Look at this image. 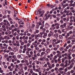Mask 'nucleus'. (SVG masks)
Returning a JSON list of instances; mask_svg holds the SVG:
<instances>
[{
	"mask_svg": "<svg viewBox=\"0 0 75 75\" xmlns=\"http://www.w3.org/2000/svg\"><path fill=\"white\" fill-rule=\"evenodd\" d=\"M18 66H19V67H23V64H22V63H20V64H18Z\"/></svg>",
	"mask_w": 75,
	"mask_h": 75,
	"instance_id": "obj_12",
	"label": "nucleus"
},
{
	"mask_svg": "<svg viewBox=\"0 0 75 75\" xmlns=\"http://www.w3.org/2000/svg\"><path fill=\"white\" fill-rule=\"evenodd\" d=\"M0 38L1 40H4V38H3V37H0Z\"/></svg>",
	"mask_w": 75,
	"mask_h": 75,
	"instance_id": "obj_49",
	"label": "nucleus"
},
{
	"mask_svg": "<svg viewBox=\"0 0 75 75\" xmlns=\"http://www.w3.org/2000/svg\"><path fill=\"white\" fill-rule=\"evenodd\" d=\"M65 59L64 58V57H63L62 59V63H64V62H65Z\"/></svg>",
	"mask_w": 75,
	"mask_h": 75,
	"instance_id": "obj_11",
	"label": "nucleus"
},
{
	"mask_svg": "<svg viewBox=\"0 0 75 75\" xmlns=\"http://www.w3.org/2000/svg\"><path fill=\"white\" fill-rule=\"evenodd\" d=\"M26 54L27 55H28V58H31V55L29 54V52H27L26 53Z\"/></svg>",
	"mask_w": 75,
	"mask_h": 75,
	"instance_id": "obj_10",
	"label": "nucleus"
},
{
	"mask_svg": "<svg viewBox=\"0 0 75 75\" xmlns=\"http://www.w3.org/2000/svg\"><path fill=\"white\" fill-rule=\"evenodd\" d=\"M28 67L29 68H32V65H30L28 66Z\"/></svg>",
	"mask_w": 75,
	"mask_h": 75,
	"instance_id": "obj_54",
	"label": "nucleus"
},
{
	"mask_svg": "<svg viewBox=\"0 0 75 75\" xmlns=\"http://www.w3.org/2000/svg\"><path fill=\"white\" fill-rule=\"evenodd\" d=\"M39 48H42V45H39Z\"/></svg>",
	"mask_w": 75,
	"mask_h": 75,
	"instance_id": "obj_60",
	"label": "nucleus"
},
{
	"mask_svg": "<svg viewBox=\"0 0 75 75\" xmlns=\"http://www.w3.org/2000/svg\"><path fill=\"white\" fill-rule=\"evenodd\" d=\"M33 56L35 58H37V54H34L33 55Z\"/></svg>",
	"mask_w": 75,
	"mask_h": 75,
	"instance_id": "obj_50",
	"label": "nucleus"
},
{
	"mask_svg": "<svg viewBox=\"0 0 75 75\" xmlns=\"http://www.w3.org/2000/svg\"><path fill=\"white\" fill-rule=\"evenodd\" d=\"M45 25H46L45 27V28H49V27H50V25L48 23H46Z\"/></svg>",
	"mask_w": 75,
	"mask_h": 75,
	"instance_id": "obj_9",
	"label": "nucleus"
},
{
	"mask_svg": "<svg viewBox=\"0 0 75 75\" xmlns=\"http://www.w3.org/2000/svg\"><path fill=\"white\" fill-rule=\"evenodd\" d=\"M54 37L56 38H58V33H55L54 35Z\"/></svg>",
	"mask_w": 75,
	"mask_h": 75,
	"instance_id": "obj_17",
	"label": "nucleus"
},
{
	"mask_svg": "<svg viewBox=\"0 0 75 75\" xmlns=\"http://www.w3.org/2000/svg\"><path fill=\"white\" fill-rule=\"evenodd\" d=\"M39 75H42V71H40L39 72Z\"/></svg>",
	"mask_w": 75,
	"mask_h": 75,
	"instance_id": "obj_43",
	"label": "nucleus"
},
{
	"mask_svg": "<svg viewBox=\"0 0 75 75\" xmlns=\"http://www.w3.org/2000/svg\"><path fill=\"white\" fill-rule=\"evenodd\" d=\"M74 28V26H67V28H66L67 31H68L69 30H71L72 28Z\"/></svg>",
	"mask_w": 75,
	"mask_h": 75,
	"instance_id": "obj_2",
	"label": "nucleus"
},
{
	"mask_svg": "<svg viewBox=\"0 0 75 75\" xmlns=\"http://www.w3.org/2000/svg\"><path fill=\"white\" fill-rule=\"evenodd\" d=\"M25 44H27V43H28V41H27V40H25L24 41V43Z\"/></svg>",
	"mask_w": 75,
	"mask_h": 75,
	"instance_id": "obj_35",
	"label": "nucleus"
},
{
	"mask_svg": "<svg viewBox=\"0 0 75 75\" xmlns=\"http://www.w3.org/2000/svg\"><path fill=\"white\" fill-rule=\"evenodd\" d=\"M73 22L75 23V16H73Z\"/></svg>",
	"mask_w": 75,
	"mask_h": 75,
	"instance_id": "obj_44",
	"label": "nucleus"
},
{
	"mask_svg": "<svg viewBox=\"0 0 75 75\" xmlns=\"http://www.w3.org/2000/svg\"><path fill=\"white\" fill-rule=\"evenodd\" d=\"M4 24V22H2L0 23L1 25H3Z\"/></svg>",
	"mask_w": 75,
	"mask_h": 75,
	"instance_id": "obj_52",
	"label": "nucleus"
},
{
	"mask_svg": "<svg viewBox=\"0 0 75 75\" xmlns=\"http://www.w3.org/2000/svg\"><path fill=\"white\" fill-rule=\"evenodd\" d=\"M12 57L13 59H15L16 58V55H13Z\"/></svg>",
	"mask_w": 75,
	"mask_h": 75,
	"instance_id": "obj_30",
	"label": "nucleus"
},
{
	"mask_svg": "<svg viewBox=\"0 0 75 75\" xmlns=\"http://www.w3.org/2000/svg\"><path fill=\"white\" fill-rule=\"evenodd\" d=\"M56 26H57V25H59V24H58V23H55V24H54Z\"/></svg>",
	"mask_w": 75,
	"mask_h": 75,
	"instance_id": "obj_47",
	"label": "nucleus"
},
{
	"mask_svg": "<svg viewBox=\"0 0 75 75\" xmlns=\"http://www.w3.org/2000/svg\"><path fill=\"white\" fill-rule=\"evenodd\" d=\"M17 46H16V47H13V49L14 50H16V49H17Z\"/></svg>",
	"mask_w": 75,
	"mask_h": 75,
	"instance_id": "obj_51",
	"label": "nucleus"
},
{
	"mask_svg": "<svg viewBox=\"0 0 75 75\" xmlns=\"http://www.w3.org/2000/svg\"><path fill=\"white\" fill-rule=\"evenodd\" d=\"M35 48V50H36V51H38V50H39V49H40V48L38 47H36Z\"/></svg>",
	"mask_w": 75,
	"mask_h": 75,
	"instance_id": "obj_33",
	"label": "nucleus"
},
{
	"mask_svg": "<svg viewBox=\"0 0 75 75\" xmlns=\"http://www.w3.org/2000/svg\"><path fill=\"white\" fill-rule=\"evenodd\" d=\"M35 40H39V37H41V35H40V34H38V35H35Z\"/></svg>",
	"mask_w": 75,
	"mask_h": 75,
	"instance_id": "obj_3",
	"label": "nucleus"
},
{
	"mask_svg": "<svg viewBox=\"0 0 75 75\" xmlns=\"http://www.w3.org/2000/svg\"><path fill=\"white\" fill-rule=\"evenodd\" d=\"M67 71H68V68H66L65 69H64V74H65V72H67Z\"/></svg>",
	"mask_w": 75,
	"mask_h": 75,
	"instance_id": "obj_19",
	"label": "nucleus"
},
{
	"mask_svg": "<svg viewBox=\"0 0 75 75\" xmlns=\"http://www.w3.org/2000/svg\"><path fill=\"white\" fill-rule=\"evenodd\" d=\"M39 28H40V25H36V28H37V29H38Z\"/></svg>",
	"mask_w": 75,
	"mask_h": 75,
	"instance_id": "obj_25",
	"label": "nucleus"
},
{
	"mask_svg": "<svg viewBox=\"0 0 75 75\" xmlns=\"http://www.w3.org/2000/svg\"><path fill=\"white\" fill-rule=\"evenodd\" d=\"M64 69L62 67H60L58 69V71L60 73V74H64V71H62L63 70H64Z\"/></svg>",
	"mask_w": 75,
	"mask_h": 75,
	"instance_id": "obj_1",
	"label": "nucleus"
},
{
	"mask_svg": "<svg viewBox=\"0 0 75 75\" xmlns=\"http://www.w3.org/2000/svg\"><path fill=\"white\" fill-rule=\"evenodd\" d=\"M43 34L44 35L43 36V38H45V37L47 36V33H45L44 32V33H43Z\"/></svg>",
	"mask_w": 75,
	"mask_h": 75,
	"instance_id": "obj_6",
	"label": "nucleus"
},
{
	"mask_svg": "<svg viewBox=\"0 0 75 75\" xmlns=\"http://www.w3.org/2000/svg\"><path fill=\"white\" fill-rule=\"evenodd\" d=\"M28 51H33V49H32L30 48H29L28 49Z\"/></svg>",
	"mask_w": 75,
	"mask_h": 75,
	"instance_id": "obj_36",
	"label": "nucleus"
},
{
	"mask_svg": "<svg viewBox=\"0 0 75 75\" xmlns=\"http://www.w3.org/2000/svg\"><path fill=\"white\" fill-rule=\"evenodd\" d=\"M27 66H24V69L25 70V71H27Z\"/></svg>",
	"mask_w": 75,
	"mask_h": 75,
	"instance_id": "obj_21",
	"label": "nucleus"
},
{
	"mask_svg": "<svg viewBox=\"0 0 75 75\" xmlns=\"http://www.w3.org/2000/svg\"><path fill=\"white\" fill-rule=\"evenodd\" d=\"M3 18H6V15H4L2 17Z\"/></svg>",
	"mask_w": 75,
	"mask_h": 75,
	"instance_id": "obj_61",
	"label": "nucleus"
},
{
	"mask_svg": "<svg viewBox=\"0 0 75 75\" xmlns=\"http://www.w3.org/2000/svg\"><path fill=\"white\" fill-rule=\"evenodd\" d=\"M71 11L73 13H75V11L74 9L71 10Z\"/></svg>",
	"mask_w": 75,
	"mask_h": 75,
	"instance_id": "obj_41",
	"label": "nucleus"
},
{
	"mask_svg": "<svg viewBox=\"0 0 75 75\" xmlns=\"http://www.w3.org/2000/svg\"><path fill=\"white\" fill-rule=\"evenodd\" d=\"M52 44L53 47H56V45H55V43L53 42L52 43Z\"/></svg>",
	"mask_w": 75,
	"mask_h": 75,
	"instance_id": "obj_16",
	"label": "nucleus"
},
{
	"mask_svg": "<svg viewBox=\"0 0 75 75\" xmlns=\"http://www.w3.org/2000/svg\"><path fill=\"white\" fill-rule=\"evenodd\" d=\"M38 12H39V14H40L41 13H42V11H40L39 10H38Z\"/></svg>",
	"mask_w": 75,
	"mask_h": 75,
	"instance_id": "obj_27",
	"label": "nucleus"
},
{
	"mask_svg": "<svg viewBox=\"0 0 75 75\" xmlns=\"http://www.w3.org/2000/svg\"><path fill=\"white\" fill-rule=\"evenodd\" d=\"M47 64L48 65V67H49V66H50V63L49 62H47Z\"/></svg>",
	"mask_w": 75,
	"mask_h": 75,
	"instance_id": "obj_56",
	"label": "nucleus"
},
{
	"mask_svg": "<svg viewBox=\"0 0 75 75\" xmlns=\"http://www.w3.org/2000/svg\"><path fill=\"white\" fill-rule=\"evenodd\" d=\"M73 33V32H72V30H71L70 31H69V34H72Z\"/></svg>",
	"mask_w": 75,
	"mask_h": 75,
	"instance_id": "obj_38",
	"label": "nucleus"
},
{
	"mask_svg": "<svg viewBox=\"0 0 75 75\" xmlns=\"http://www.w3.org/2000/svg\"><path fill=\"white\" fill-rule=\"evenodd\" d=\"M69 15L70 16H72V15H73V14H72V13L71 12H70L69 13Z\"/></svg>",
	"mask_w": 75,
	"mask_h": 75,
	"instance_id": "obj_37",
	"label": "nucleus"
},
{
	"mask_svg": "<svg viewBox=\"0 0 75 75\" xmlns=\"http://www.w3.org/2000/svg\"><path fill=\"white\" fill-rule=\"evenodd\" d=\"M21 45H24V42H22L21 43Z\"/></svg>",
	"mask_w": 75,
	"mask_h": 75,
	"instance_id": "obj_39",
	"label": "nucleus"
},
{
	"mask_svg": "<svg viewBox=\"0 0 75 75\" xmlns=\"http://www.w3.org/2000/svg\"><path fill=\"white\" fill-rule=\"evenodd\" d=\"M16 62L17 63H18V64H19V63H20V61L18 59L16 61Z\"/></svg>",
	"mask_w": 75,
	"mask_h": 75,
	"instance_id": "obj_45",
	"label": "nucleus"
},
{
	"mask_svg": "<svg viewBox=\"0 0 75 75\" xmlns=\"http://www.w3.org/2000/svg\"><path fill=\"white\" fill-rule=\"evenodd\" d=\"M56 28L57 29H59V25L56 26Z\"/></svg>",
	"mask_w": 75,
	"mask_h": 75,
	"instance_id": "obj_24",
	"label": "nucleus"
},
{
	"mask_svg": "<svg viewBox=\"0 0 75 75\" xmlns=\"http://www.w3.org/2000/svg\"><path fill=\"white\" fill-rule=\"evenodd\" d=\"M13 70H14V69H13V68H11V69H9L10 71H13Z\"/></svg>",
	"mask_w": 75,
	"mask_h": 75,
	"instance_id": "obj_48",
	"label": "nucleus"
},
{
	"mask_svg": "<svg viewBox=\"0 0 75 75\" xmlns=\"http://www.w3.org/2000/svg\"><path fill=\"white\" fill-rule=\"evenodd\" d=\"M44 32L43 31L42 32H40V34L41 35V36H42V35L43 34H44Z\"/></svg>",
	"mask_w": 75,
	"mask_h": 75,
	"instance_id": "obj_32",
	"label": "nucleus"
},
{
	"mask_svg": "<svg viewBox=\"0 0 75 75\" xmlns=\"http://www.w3.org/2000/svg\"><path fill=\"white\" fill-rule=\"evenodd\" d=\"M45 61H46L47 62H48L49 61V59L48 58H46V59H45Z\"/></svg>",
	"mask_w": 75,
	"mask_h": 75,
	"instance_id": "obj_26",
	"label": "nucleus"
},
{
	"mask_svg": "<svg viewBox=\"0 0 75 75\" xmlns=\"http://www.w3.org/2000/svg\"><path fill=\"white\" fill-rule=\"evenodd\" d=\"M46 52L47 54H48V53H50V52H51V49L49 48L47 49L46 50Z\"/></svg>",
	"mask_w": 75,
	"mask_h": 75,
	"instance_id": "obj_5",
	"label": "nucleus"
},
{
	"mask_svg": "<svg viewBox=\"0 0 75 75\" xmlns=\"http://www.w3.org/2000/svg\"><path fill=\"white\" fill-rule=\"evenodd\" d=\"M60 66L61 67H64V64L63 63H62L60 64Z\"/></svg>",
	"mask_w": 75,
	"mask_h": 75,
	"instance_id": "obj_57",
	"label": "nucleus"
},
{
	"mask_svg": "<svg viewBox=\"0 0 75 75\" xmlns=\"http://www.w3.org/2000/svg\"><path fill=\"white\" fill-rule=\"evenodd\" d=\"M57 32L59 33V34H61L62 33L61 30L59 29L57 30Z\"/></svg>",
	"mask_w": 75,
	"mask_h": 75,
	"instance_id": "obj_22",
	"label": "nucleus"
},
{
	"mask_svg": "<svg viewBox=\"0 0 75 75\" xmlns=\"http://www.w3.org/2000/svg\"><path fill=\"white\" fill-rule=\"evenodd\" d=\"M73 5V7H75V2H74V3L72 4Z\"/></svg>",
	"mask_w": 75,
	"mask_h": 75,
	"instance_id": "obj_64",
	"label": "nucleus"
},
{
	"mask_svg": "<svg viewBox=\"0 0 75 75\" xmlns=\"http://www.w3.org/2000/svg\"><path fill=\"white\" fill-rule=\"evenodd\" d=\"M49 17L48 16V14H45V16L43 18V19H44V20H46Z\"/></svg>",
	"mask_w": 75,
	"mask_h": 75,
	"instance_id": "obj_4",
	"label": "nucleus"
},
{
	"mask_svg": "<svg viewBox=\"0 0 75 75\" xmlns=\"http://www.w3.org/2000/svg\"><path fill=\"white\" fill-rule=\"evenodd\" d=\"M17 32H15V33H13V35H14V36H16V35H17Z\"/></svg>",
	"mask_w": 75,
	"mask_h": 75,
	"instance_id": "obj_55",
	"label": "nucleus"
},
{
	"mask_svg": "<svg viewBox=\"0 0 75 75\" xmlns=\"http://www.w3.org/2000/svg\"><path fill=\"white\" fill-rule=\"evenodd\" d=\"M16 45L18 47H20V43L18 41H16Z\"/></svg>",
	"mask_w": 75,
	"mask_h": 75,
	"instance_id": "obj_7",
	"label": "nucleus"
},
{
	"mask_svg": "<svg viewBox=\"0 0 75 75\" xmlns=\"http://www.w3.org/2000/svg\"><path fill=\"white\" fill-rule=\"evenodd\" d=\"M9 54L11 55H14V52H10L9 53Z\"/></svg>",
	"mask_w": 75,
	"mask_h": 75,
	"instance_id": "obj_13",
	"label": "nucleus"
},
{
	"mask_svg": "<svg viewBox=\"0 0 75 75\" xmlns=\"http://www.w3.org/2000/svg\"><path fill=\"white\" fill-rule=\"evenodd\" d=\"M40 61H43V57H41L40 58Z\"/></svg>",
	"mask_w": 75,
	"mask_h": 75,
	"instance_id": "obj_62",
	"label": "nucleus"
},
{
	"mask_svg": "<svg viewBox=\"0 0 75 75\" xmlns=\"http://www.w3.org/2000/svg\"><path fill=\"white\" fill-rule=\"evenodd\" d=\"M68 46L70 48H71V47H72V45L71 44H69L68 45Z\"/></svg>",
	"mask_w": 75,
	"mask_h": 75,
	"instance_id": "obj_59",
	"label": "nucleus"
},
{
	"mask_svg": "<svg viewBox=\"0 0 75 75\" xmlns=\"http://www.w3.org/2000/svg\"><path fill=\"white\" fill-rule=\"evenodd\" d=\"M8 50H12V49H11V47L10 46H9L8 47Z\"/></svg>",
	"mask_w": 75,
	"mask_h": 75,
	"instance_id": "obj_31",
	"label": "nucleus"
},
{
	"mask_svg": "<svg viewBox=\"0 0 75 75\" xmlns=\"http://www.w3.org/2000/svg\"><path fill=\"white\" fill-rule=\"evenodd\" d=\"M59 50L60 51H63V50H64V48L62 47H61L59 48Z\"/></svg>",
	"mask_w": 75,
	"mask_h": 75,
	"instance_id": "obj_29",
	"label": "nucleus"
},
{
	"mask_svg": "<svg viewBox=\"0 0 75 75\" xmlns=\"http://www.w3.org/2000/svg\"><path fill=\"white\" fill-rule=\"evenodd\" d=\"M31 57L33 59V60H35V59H36V58H35V57H34V56L33 55V56H31Z\"/></svg>",
	"mask_w": 75,
	"mask_h": 75,
	"instance_id": "obj_14",
	"label": "nucleus"
},
{
	"mask_svg": "<svg viewBox=\"0 0 75 75\" xmlns=\"http://www.w3.org/2000/svg\"><path fill=\"white\" fill-rule=\"evenodd\" d=\"M23 46L22 45H20V49H21V50H23Z\"/></svg>",
	"mask_w": 75,
	"mask_h": 75,
	"instance_id": "obj_28",
	"label": "nucleus"
},
{
	"mask_svg": "<svg viewBox=\"0 0 75 75\" xmlns=\"http://www.w3.org/2000/svg\"><path fill=\"white\" fill-rule=\"evenodd\" d=\"M15 65H14L13 63L11 64V66L13 67L12 68H14L15 67Z\"/></svg>",
	"mask_w": 75,
	"mask_h": 75,
	"instance_id": "obj_20",
	"label": "nucleus"
},
{
	"mask_svg": "<svg viewBox=\"0 0 75 75\" xmlns=\"http://www.w3.org/2000/svg\"><path fill=\"white\" fill-rule=\"evenodd\" d=\"M67 44H71V40H68L67 42Z\"/></svg>",
	"mask_w": 75,
	"mask_h": 75,
	"instance_id": "obj_53",
	"label": "nucleus"
},
{
	"mask_svg": "<svg viewBox=\"0 0 75 75\" xmlns=\"http://www.w3.org/2000/svg\"><path fill=\"white\" fill-rule=\"evenodd\" d=\"M36 72H39L40 71L39 70V69H36Z\"/></svg>",
	"mask_w": 75,
	"mask_h": 75,
	"instance_id": "obj_42",
	"label": "nucleus"
},
{
	"mask_svg": "<svg viewBox=\"0 0 75 75\" xmlns=\"http://www.w3.org/2000/svg\"><path fill=\"white\" fill-rule=\"evenodd\" d=\"M0 73H3V70H2L1 67H0Z\"/></svg>",
	"mask_w": 75,
	"mask_h": 75,
	"instance_id": "obj_18",
	"label": "nucleus"
},
{
	"mask_svg": "<svg viewBox=\"0 0 75 75\" xmlns=\"http://www.w3.org/2000/svg\"><path fill=\"white\" fill-rule=\"evenodd\" d=\"M24 27V25H19V27L21 28L23 27Z\"/></svg>",
	"mask_w": 75,
	"mask_h": 75,
	"instance_id": "obj_58",
	"label": "nucleus"
},
{
	"mask_svg": "<svg viewBox=\"0 0 75 75\" xmlns=\"http://www.w3.org/2000/svg\"><path fill=\"white\" fill-rule=\"evenodd\" d=\"M59 38H61V39H62L63 38V36L61 35L59 36Z\"/></svg>",
	"mask_w": 75,
	"mask_h": 75,
	"instance_id": "obj_40",
	"label": "nucleus"
},
{
	"mask_svg": "<svg viewBox=\"0 0 75 75\" xmlns=\"http://www.w3.org/2000/svg\"><path fill=\"white\" fill-rule=\"evenodd\" d=\"M41 22H38V24H39V25H42V23Z\"/></svg>",
	"mask_w": 75,
	"mask_h": 75,
	"instance_id": "obj_34",
	"label": "nucleus"
},
{
	"mask_svg": "<svg viewBox=\"0 0 75 75\" xmlns=\"http://www.w3.org/2000/svg\"><path fill=\"white\" fill-rule=\"evenodd\" d=\"M26 25L28 28H30V23L28 22L26 23Z\"/></svg>",
	"mask_w": 75,
	"mask_h": 75,
	"instance_id": "obj_8",
	"label": "nucleus"
},
{
	"mask_svg": "<svg viewBox=\"0 0 75 75\" xmlns=\"http://www.w3.org/2000/svg\"><path fill=\"white\" fill-rule=\"evenodd\" d=\"M30 55H31V56L33 55V52L31 51L30 52Z\"/></svg>",
	"mask_w": 75,
	"mask_h": 75,
	"instance_id": "obj_23",
	"label": "nucleus"
},
{
	"mask_svg": "<svg viewBox=\"0 0 75 75\" xmlns=\"http://www.w3.org/2000/svg\"><path fill=\"white\" fill-rule=\"evenodd\" d=\"M17 57H18V59H20V58H21V59H23V58H21V55L18 54L17 55Z\"/></svg>",
	"mask_w": 75,
	"mask_h": 75,
	"instance_id": "obj_15",
	"label": "nucleus"
},
{
	"mask_svg": "<svg viewBox=\"0 0 75 75\" xmlns=\"http://www.w3.org/2000/svg\"><path fill=\"white\" fill-rule=\"evenodd\" d=\"M69 26H71V25H72V24H73L72 23H69Z\"/></svg>",
	"mask_w": 75,
	"mask_h": 75,
	"instance_id": "obj_46",
	"label": "nucleus"
},
{
	"mask_svg": "<svg viewBox=\"0 0 75 75\" xmlns=\"http://www.w3.org/2000/svg\"><path fill=\"white\" fill-rule=\"evenodd\" d=\"M72 56L73 57L75 58V54H72Z\"/></svg>",
	"mask_w": 75,
	"mask_h": 75,
	"instance_id": "obj_63",
	"label": "nucleus"
}]
</instances>
